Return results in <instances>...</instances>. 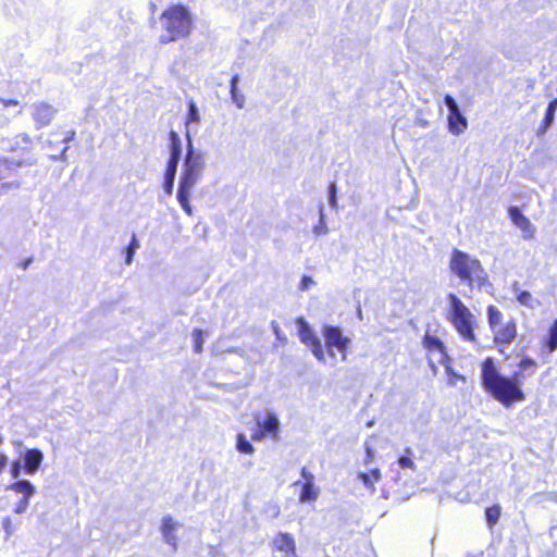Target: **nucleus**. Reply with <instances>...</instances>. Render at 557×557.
Returning <instances> with one entry per match:
<instances>
[{"mask_svg": "<svg viewBox=\"0 0 557 557\" xmlns=\"http://www.w3.org/2000/svg\"><path fill=\"white\" fill-rule=\"evenodd\" d=\"M517 368L516 372L507 376L499 373L493 357H486L481 362V385L483 389L506 408L525 400V394L521 385L528 376L535 374L537 362L529 356H523Z\"/></svg>", "mask_w": 557, "mask_h": 557, "instance_id": "1", "label": "nucleus"}, {"mask_svg": "<svg viewBox=\"0 0 557 557\" xmlns=\"http://www.w3.org/2000/svg\"><path fill=\"white\" fill-rule=\"evenodd\" d=\"M161 35L159 42L168 45L188 37L194 29L189 9L182 3L170 4L160 15Z\"/></svg>", "mask_w": 557, "mask_h": 557, "instance_id": "2", "label": "nucleus"}, {"mask_svg": "<svg viewBox=\"0 0 557 557\" xmlns=\"http://www.w3.org/2000/svg\"><path fill=\"white\" fill-rule=\"evenodd\" d=\"M448 267L450 272L470 288L482 287L487 282L481 261L459 249L451 251Z\"/></svg>", "mask_w": 557, "mask_h": 557, "instance_id": "3", "label": "nucleus"}, {"mask_svg": "<svg viewBox=\"0 0 557 557\" xmlns=\"http://www.w3.org/2000/svg\"><path fill=\"white\" fill-rule=\"evenodd\" d=\"M203 169L205 161L202 156L195 153L190 147L184 160V168L177 190V200L187 215L193 214L190 196L196 183L202 175Z\"/></svg>", "mask_w": 557, "mask_h": 557, "instance_id": "4", "label": "nucleus"}, {"mask_svg": "<svg viewBox=\"0 0 557 557\" xmlns=\"http://www.w3.org/2000/svg\"><path fill=\"white\" fill-rule=\"evenodd\" d=\"M487 324L492 332V341L498 351L503 352L518 337V322L515 318L504 321V314L495 305L486 307Z\"/></svg>", "mask_w": 557, "mask_h": 557, "instance_id": "5", "label": "nucleus"}, {"mask_svg": "<svg viewBox=\"0 0 557 557\" xmlns=\"http://www.w3.org/2000/svg\"><path fill=\"white\" fill-rule=\"evenodd\" d=\"M447 299L449 302L447 320L465 342L476 343L478 338L474 332L476 320L474 314L457 295L448 294Z\"/></svg>", "mask_w": 557, "mask_h": 557, "instance_id": "6", "label": "nucleus"}, {"mask_svg": "<svg viewBox=\"0 0 557 557\" xmlns=\"http://www.w3.org/2000/svg\"><path fill=\"white\" fill-rule=\"evenodd\" d=\"M58 110L47 101H37L30 107V116L33 119L34 125L36 129H42L48 127Z\"/></svg>", "mask_w": 557, "mask_h": 557, "instance_id": "7", "label": "nucleus"}, {"mask_svg": "<svg viewBox=\"0 0 557 557\" xmlns=\"http://www.w3.org/2000/svg\"><path fill=\"white\" fill-rule=\"evenodd\" d=\"M323 336L327 350L332 352L333 349H336L338 352H341L342 358L346 359L350 339L343 335L342 330L334 325L325 326Z\"/></svg>", "mask_w": 557, "mask_h": 557, "instance_id": "8", "label": "nucleus"}, {"mask_svg": "<svg viewBox=\"0 0 557 557\" xmlns=\"http://www.w3.org/2000/svg\"><path fill=\"white\" fill-rule=\"evenodd\" d=\"M258 428L252 432L251 440L261 442L265 436L273 441L280 438V421L275 413L269 412L262 422H257Z\"/></svg>", "mask_w": 557, "mask_h": 557, "instance_id": "9", "label": "nucleus"}, {"mask_svg": "<svg viewBox=\"0 0 557 557\" xmlns=\"http://www.w3.org/2000/svg\"><path fill=\"white\" fill-rule=\"evenodd\" d=\"M444 102L449 110L447 116L448 131L454 135L463 133L468 127V121L460 112L457 102L450 95L444 97Z\"/></svg>", "mask_w": 557, "mask_h": 557, "instance_id": "10", "label": "nucleus"}, {"mask_svg": "<svg viewBox=\"0 0 557 557\" xmlns=\"http://www.w3.org/2000/svg\"><path fill=\"white\" fill-rule=\"evenodd\" d=\"M297 324L299 326L298 334L301 343L311 349L318 360L322 361L324 359V351L318 336L313 333L302 317L297 319Z\"/></svg>", "mask_w": 557, "mask_h": 557, "instance_id": "11", "label": "nucleus"}, {"mask_svg": "<svg viewBox=\"0 0 557 557\" xmlns=\"http://www.w3.org/2000/svg\"><path fill=\"white\" fill-rule=\"evenodd\" d=\"M302 482L296 481L293 485L300 486V493L298 499L300 503H313L319 497V487L315 486L314 475L307 470V468H302L300 471Z\"/></svg>", "mask_w": 557, "mask_h": 557, "instance_id": "12", "label": "nucleus"}, {"mask_svg": "<svg viewBox=\"0 0 557 557\" xmlns=\"http://www.w3.org/2000/svg\"><path fill=\"white\" fill-rule=\"evenodd\" d=\"M272 552L282 554V557H296V542L292 534L287 532H278L271 542Z\"/></svg>", "mask_w": 557, "mask_h": 557, "instance_id": "13", "label": "nucleus"}, {"mask_svg": "<svg viewBox=\"0 0 557 557\" xmlns=\"http://www.w3.org/2000/svg\"><path fill=\"white\" fill-rule=\"evenodd\" d=\"M422 346L426 350L429 357L437 352L440 355V363H449V361H451L443 341L437 336L431 335L426 332L422 337Z\"/></svg>", "mask_w": 557, "mask_h": 557, "instance_id": "14", "label": "nucleus"}, {"mask_svg": "<svg viewBox=\"0 0 557 557\" xmlns=\"http://www.w3.org/2000/svg\"><path fill=\"white\" fill-rule=\"evenodd\" d=\"M508 216L510 221L521 230L523 233V237L525 239H531L534 237L535 228L530 222V220L520 211V209L516 206H511L508 208Z\"/></svg>", "mask_w": 557, "mask_h": 557, "instance_id": "15", "label": "nucleus"}, {"mask_svg": "<svg viewBox=\"0 0 557 557\" xmlns=\"http://www.w3.org/2000/svg\"><path fill=\"white\" fill-rule=\"evenodd\" d=\"M42 453L37 448L27 449L24 455V470L28 474H34L42 461Z\"/></svg>", "mask_w": 557, "mask_h": 557, "instance_id": "16", "label": "nucleus"}, {"mask_svg": "<svg viewBox=\"0 0 557 557\" xmlns=\"http://www.w3.org/2000/svg\"><path fill=\"white\" fill-rule=\"evenodd\" d=\"M541 349L548 354L557 350V317L547 329V334L541 339Z\"/></svg>", "mask_w": 557, "mask_h": 557, "instance_id": "17", "label": "nucleus"}, {"mask_svg": "<svg viewBox=\"0 0 557 557\" xmlns=\"http://www.w3.org/2000/svg\"><path fill=\"white\" fill-rule=\"evenodd\" d=\"M178 161L177 160H168L166 168L164 172V182H163V189L166 195H172L173 187H174V180L176 174Z\"/></svg>", "mask_w": 557, "mask_h": 557, "instance_id": "18", "label": "nucleus"}, {"mask_svg": "<svg viewBox=\"0 0 557 557\" xmlns=\"http://www.w3.org/2000/svg\"><path fill=\"white\" fill-rule=\"evenodd\" d=\"M177 524L173 521L172 517L165 516L162 519L161 532L164 540L176 549V536L174 535V531Z\"/></svg>", "mask_w": 557, "mask_h": 557, "instance_id": "19", "label": "nucleus"}, {"mask_svg": "<svg viewBox=\"0 0 557 557\" xmlns=\"http://www.w3.org/2000/svg\"><path fill=\"white\" fill-rule=\"evenodd\" d=\"M556 110H557V99H553L546 108L545 115H544L542 123L537 131L539 135L544 134L547 131V128L552 125V123L554 122V119H555Z\"/></svg>", "mask_w": 557, "mask_h": 557, "instance_id": "20", "label": "nucleus"}, {"mask_svg": "<svg viewBox=\"0 0 557 557\" xmlns=\"http://www.w3.org/2000/svg\"><path fill=\"white\" fill-rule=\"evenodd\" d=\"M8 490H11L17 494H22L23 498H30L35 494V487L27 480L16 481L10 484Z\"/></svg>", "mask_w": 557, "mask_h": 557, "instance_id": "21", "label": "nucleus"}, {"mask_svg": "<svg viewBox=\"0 0 557 557\" xmlns=\"http://www.w3.org/2000/svg\"><path fill=\"white\" fill-rule=\"evenodd\" d=\"M169 140H170V160H177L180 161L181 153H182V144L178 134L175 131H170L169 133Z\"/></svg>", "mask_w": 557, "mask_h": 557, "instance_id": "22", "label": "nucleus"}, {"mask_svg": "<svg viewBox=\"0 0 557 557\" xmlns=\"http://www.w3.org/2000/svg\"><path fill=\"white\" fill-rule=\"evenodd\" d=\"M32 145L33 143L29 135L21 133L14 137L13 144L10 146V151L16 152L18 149H21L22 151H28Z\"/></svg>", "mask_w": 557, "mask_h": 557, "instance_id": "23", "label": "nucleus"}, {"mask_svg": "<svg viewBox=\"0 0 557 557\" xmlns=\"http://www.w3.org/2000/svg\"><path fill=\"white\" fill-rule=\"evenodd\" d=\"M502 507L498 504L485 508V519L490 528H494L499 521Z\"/></svg>", "mask_w": 557, "mask_h": 557, "instance_id": "24", "label": "nucleus"}, {"mask_svg": "<svg viewBox=\"0 0 557 557\" xmlns=\"http://www.w3.org/2000/svg\"><path fill=\"white\" fill-rule=\"evenodd\" d=\"M358 476L366 486L373 488L374 484L381 480V471L379 468H374L369 472L359 473Z\"/></svg>", "mask_w": 557, "mask_h": 557, "instance_id": "25", "label": "nucleus"}, {"mask_svg": "<svg viewBox=\"0 0 557 557\" xmlns=\"http://www.w3.org/2000/svg\"><path fill=\"white\" fill-rule=\"evenodd\" d=\"M236 449L246 455H252L255 453V447L246 438L245 434L238 433L236 435Z\"/></svg>", "mask_w": 557, "mask_h": 557, "instance_id": "26", "label": "nucleus"}, {"mask_svg": "<svg viewBox=\"0 0 557 557\" xmlns=\"http://www.w3.org/2000/svg\"><path fill=\"white\" fill-rule=\"evenodd\" d=\"M237 84H238V75H234L232 78H231V96H232V99L233 101L236 103V106L238 108H243L244 104H245V97L239 94L238 89H237Z\"/></svg>", "mask_w": 557, "mask_h": 557, "instance_id": "27", "label": "nucleus"}, {"mask_svg": "<svg viewBox=\"0 0 557 557\" xmlns=\"http://www.w3.org/2000/svg\"><path fill=\"white\" fill-rule=\"evenodd\" d=\"M445 367V372L447 374V381L450 385H456L458 382H466V377L461 374H458L454 371L450 362L449 363H442Z\"/></svg>", "mask_w": 557, "mask_h": 557, "instance_id": "28", "label": "nucleus"}, {"mask_svg": "<svg viewBox=\"0 0 557 557\" xmlns=\"http://www.w3.org/2000/svg\"><path fill=\"white\" fill-rule=\"evenodd\" d=\"M62 147L58 149L61 156H64L69 150V143L74 140L76 132L74 129L64 131L61 133Z\"/></svg>", "mask_w": 557, "mask_h": 557, "instance_id": "29", "label": "nucleus"}, {"mask_svg": "<svg viewBox=\"0 0 557 557\" xmlns=\"http://www.w3.org/2000/svg\"><path fill=\"white\" fill-rule=\"evenodd\" d=\"M406 455H403L398 458V465L401 469H411L414 470L416 466L413 460L411 459L412 450L408 447L405 449Z\"/></svg>", "mask_w": 557, "mask_h": 557, "instance_id": "30", "label": "nucleus"}, {"mask_svg": "<svg viewBox=\"0 0 557 557\" xmlns=\"http://www.w3.org/2000/svg\"><path fill=\"white\" fill-rule=\"evenodd\" d=\"M139 248V242L138 239L136 238V235L134 234L132 236V239L128 244V246L126 247V255H125V263L126 264H131L132 261H133V257L135 255V251Z\"/></svg>", "mask_w": 557, "mask_h": 557, "instance_id": "31", "label": "nucleus"}, {"mask_svg": "<svg viewBox=\"0 0 557 557\" xmlns=\"http://www.w3.org/2000/svg\"><path fill=\"white\" fill-rule=\"evenodd\" d=\"M517 300L520 305L528 307V308H534L536 301L532 297L531 293L528 290H521L517 295Z\"/></svg>", "mask_w": 557, "mask_h": 557, "instance_id": "32", "label": "nucleus"}, {"mask_svg": "<svg viewBox=\"0 0 557 557\" xmlns=\"http://www.w3.org/2000/svg\"><path fill=\"white\" fill-rule=\"evenodd\" d=\"M200 121V115L197 109V106L194 100L188 101V113L186 116V124L198 123Z\"/></svg>", "mask_w": 557, "mask_h": 557, "instance_id": "33", "label": "nucleus"}, {"mask_svg": "<svg viewBox=\"0 0 557 557\" xmlns=\"http://www.w3.org/2000/svg\"><path fill=\"white\" fill-rule=\"evenodd\" d=\"M194 351L200 354L202 351L203 333L200 329H195L191 332Z\"/></svg>", "mask_w": 557, "mask_h": 557, "instance_id": "34", "label": "nucleus"}, {"mask_svg": "<svg viewBox=\"0 0 557 557\" xmlns=\"http://www.w3.org/2000/svg\"><path fill=\"white\" fill-rule=\"evenodd\" d=\"M22 465L20 460H14L10 465V473L13 479H17L21 474Z\"/></svg>", "mask_w": 557, "mask_h": 557, "instance_id": "35", "label": "nucleus"}, {"mask_svg": "<svg viewBox=\"0 0 557 557\" xmlns=\"http://www.w3.org/2000/svg\"><path fill=\"white\" fill-rule=\"evenodd\" d=\"M29 505V498H22L14 508L15 513H23Z\"/></svg>", "mask_w": 557, "mask_h": 557, "instance_id": "36", "label": "nucleus"}, {"mask_svg": "<svg viewBox=\"0 0 557 557\" xmlns=\"http://www.w3.org/2000/svg\"><path fill=\"white\" fill-rule=\"evenodd\" d=\"M329 194H330V203L331 206H336V186L334 183H331L329 186Z\"/></svg>", "mask_w": 557, "mask_h": 557, "instance_id": "37", "label": "nucleus"}, {"mask_svg": "<svg viewBox=\"0 0 557 557\" xmlns=\"http://www.w3.org/2000/svg\"><path fill=\"white\" fill-rule=\"evenodd\" d=\"M0 103L5 107H16L20 104V101L17 99H4L0 97Z\"/></svg>", "mask_w": 557, "mask_h": 557, "instance_id": "38", "label": "nucleus"}, {"mask_svg": "<svg viewBox=\"0 0 557 557\" xmlns=\"http://www.w3.org/2000/svg\"><path fill=\"white\" fill-rule=\"evenodd\" d=\"M313 284V281L310 276H302L301 281H300V285H299V288L301 290H306L310 285Z\"/></svg>", "mask_w": 557, "mask_h": 557, "instance_id": "39", "label": "nucleus"}, {"mask_svg": "<svg viewBox=\"0 0 557 557\" xmlns=\"http://www.w3.org/2000/svg\"><path fill=\"white\" fill-rule=\"evenodd\" d=\"M374 459V451L369 445L366 446V458L364 463L368 465Z\"/></svg>", "mask_w": 557, "mask_h": 557, "instance_id": "40", "label": "nucleus"}, {"mask_svg": "<svg viewBox=\"0 0 557 557\" xmlns=\"http://www.w3.org/2000/svg\"><path fill=\"white\" fill-rule=\"evenodd\" d=\"M7 466H8V456L5 455V453L0 451V474L4 471Z\"/></svg>", "mask_w": 557, "mask_h": 557, "instance_id": "41", "label": "nucleus"}, {"mask_svg": "<svg viewBox=\"0 0 557 557\" xmlns=\"http://www.w3.org/2000/svg\"><path fill=\"white\" fill-rule=\"evenodd\" d=\"M2 525L5 529L7 533L10 534L11 533V528H12L11 519L10 518H4L3 521H2Z\"/></svg>", "mask_w": 557, "mask_h": 557, "instance_id": "42", "label": "nucleus"}, {"mask_svg": "<svg viewBox=\"0 0 557 557\" xmlns=\"http://www.w3.org/2000/svg\"><path fill=\"white\" fill-rule=\"evenodd\" d=\"M33 261V258H27V259H24L21 261V264L20 267L23 269V270H26L28 268V265L32 263Z\"/></svg>", "mask_w": 557, "mask_h": 557, "instance_id": "43", "label": "nucleus"}]
</instances>
